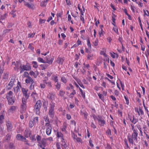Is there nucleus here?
Instances as JSON below:
<instances>
[{"label":"nucleus","instance_id":"4c0bfd02","mask_svg":"<svg viewBox=\"0 0 149 149\" xmlns=\"http://www.w3.org/2000/svg\"><path fill=\"white\" fill-rule=\"evenodd\" d=\"M55 106V103L53 102H51L50 104V106L49 109L54 110V108Z\"/></svg>","mask_w":149,"mask_h":149},{"label":"nucleus","instance_id":"39448f33","mask_svg":"<svg viewBox=\"0 0 149 149\" xmlns=\"http://www.w3.org/2000/svg\"><path fill=\"white\" fill-rule=\"evenodd\" d=\"M42 106V103L40 100L37 101L34 106V111L37 115H39L40 113V109Z\"/></svg>","mask_w":149,"mask_h":149},{"label":"nucleus","instance_id":"58836bf2","mask_svg":"<svg viewBox=\"0 0 149 149\" xmlns=\"http://www.w3.org/2000/svg\"><path fill=\"white\" fill-rule=\"evenodd\" d=\"M79 89L81 93V94L82 97L84 99H85L86 97L85 92H84L82 90V89L80 88H79Z\"/></svg>","mask_w":149,"mask_h":149},{"label":"nucleus","instance_id":"b1692460","mask_svg":"<svg viewBox=\"0 0 149 149\" xmlns=\"http://www.w3.org/2000/svg\"><path fill=\"white\" fill-rule=\"evenodd\" d=\"M9 73L8 72H4L2 77V79L5 81L8 80L9 78Z\"/></svg>","mask_w":149,"mask_h":149},{"label":"nucleus","instance_id":"09e8293b","mask_svg":"<svg viewBox=\"0 0 149 149\" xmlns=\"http://www.w3.org/2000/svg\"><path fill=\"white\" fill-rule=\"evenodd\" d=\"M65 94V91L63 90H61L59 93V96L62 97H63Z\"/></svg>","mask_w":149,"mask_h":149},{"label":"nucleus","instance_id":"052dcab7","mask_svg":"<svg viewBox=\"0 0 149 149\" xmlns=\"http://www.w3.org/2000/svg\"><path fill=\"white\" fill-rule=\"evenodd\" d=\"M112 22H115L116 20V15L113 13H112Z\"/></svg>","mask_w":149,"mask_h":149},{"label":"nucleus","instance_id":"6ab92c4d","mask_svg":"<svg viewBox=\"0 0 149 149\" xmlns=\"http://www.w3.org/2000/svg\"><path fill=\"white\" fill-rule=\"evenodd\" d=\"M143 133L145 134L146 135V140H147L148 141H149V135H148V134L147 133V128L146 127V126L144 125L143 126Z\"/></svg>","mask_w":149,"mask_h":149},{"label":"nucleus","instance_id":"cd10ccee","mask_svg":"<svg viewBox=\"0 0 149 149\" xmlns=\"http://www.w3.org/2000/svg\"><path fill=\"white\" fill-rule=\"evenodd\" d=\"M25 82L27 84L31 83L33 84L34 81L32 78L30 77H27L25 80Z\"/></svg>","mask_w":149,"mask_h":149},{"label":"nucleus","instance_id":"aec40b11","mask_svg":"<svg viewBox=\"0 0 149 149\" xmlns=\"http://www.w3.org/2000/svg\"><path fill=\"white\" fill-rule=\"evenodd\" d=\"M43 82L47 85V86L48 88H50L52 87V83L50 81H48V79L47 80H43Z\"/></svg>","mask_w":149,"mask_h":149},{"label":"nucleus","instance_id":"f704fd0d","mask_svg":"<svg viewBox=\"0 0 149 149\" xmlns=\"http://www.w3.org/2000/svg\"><path fill=\"white\" fill-rule=\"evenodd\" d=\"M15 94H17V93L20 91V89L19 86H17L16 87L13 88Z\"/></svg>","mask_w":149,"mask_h":149},{"label":"nucleus","instance_id":"1a4fd4ad","mask_svg":"<svg viewBox=\"0 0 149 149\" xmlns=\"http://www.w3.org/2000/svg\"><path fill=\"white\" fill-rule=\"evenodd\" d=\"M6 125L8 131L9 132L11 131L13 128V125L12 122L9 120L6 121Z\"/></svg>","mask_w":149,"mask_h":149},{"label":"nucleus","instance_id":"338daca9","mask_svg":"<svg viewBox=\"0 0 149 149\" xmlns=\"http://www.w3.org/2000/svg\"><path fill=\"white\" fill-rule=\"evenodd\" d=\"M15 109L16 107L15 106H12L10 107V109H9V111H10L13 112L15 110Z\"/></svg>","mask_w":149,"mask_h":149},{"label":"nucleus","instance_id":"6e6d98bb","mask_svg":"<svg viewBox=\"0 0 149 149\" xmlns=\"http://www.w3.org/2000/svg\"><path fill=\"white\" fill-rule=\"evenodd\" d=\"M11 29H8L4 30L3 32V35H5L6 33H8L10 31Z\"/></svg>","mask_w":149,"mask_h":149},{"label":"nucleus","instance_id":"5fc2aeb1","mask_svg":"<svg viewBox=\"0 0 149 149\" xmlns=\"http://www.w3.org/2000/svg\"><path fill=\"white\" fill-rule=\"evenodd\" d=\"M113 30L116 33V34H117L118 35L119 34L118 27L117 26H114V27L113 28Z\"/></svg>","mask_w":149,"mask_h":149},{"label":"nucleus","instance_id":"9b49d317","mask_svg":"<svg viewBox=\"0 0 149 149\" xmlns=\"http://www.w3.org/2000/svg\"><path fill=\"white\" fill-rule=\"evenodd\" d=\"M135 111L138 113V115L139 116H143L144 113V111L142 108L141 107H139V108L136 107L135 109Z\"/></svg>","mask_w":149,"mask_h":149},{"label":"nucleus","instance_id":"a18cd8bd","mask_svg":"<svg viewBox=\"0 0 149 149\" xmlns=\"http://www.w3.org/2000/svg\"><path fill=\"white\" fill-rule=\"evenodd\" d=\"M68 20L69 22H70L72 24H73L74 23L73 20L72 19V18L71 15L70 14H68Z\"/></svg>","mask_w":149,"mask_h":149},{"label":"nucleus","instance_id":"a19ab883","mask_svg":"<svg viewBox=\"0 0 149 149\" xmlns=\"http://www.w3.org/2000/svg\"><path fill=\"white\" fill-rule=\"evenodd\" d=\"M94 56V54H89L87 55V59L88 60H92Z\"/></svg>","mask_w":149,"mask_h":149},{"label":"nucleus","instance_id":"37998d69","mask_svg":"<svg viewBox=\"0 0 149 149\" xmlns=\"http://www.w3.org/2000/svg\"><path fill=\"white\" fill-rule=\"evenodd\" d=\"M103 60L105 62H107L108 63H109V56L107 55L106 56H104Z\"/></svg>","mask_w":149,"mask_h":149},{"label":"nucleus","instance_id":"72a5a7b5","mask_svg":"<svg viewBox=\"0 0 149 149\" xmlns=\"http://www.w3.org/2000/svg\"><path fill=\"white\" fill-rule=\"evenodd\" d=\"M31 64L33 66V67L35 68H37L38 66V65L36 61H33L31 62Z\"/></svg>","mask_w":149,"mask_h":149},{"label":"nucleus","instance_id":"f257e3e1","mask_svg":"<svg viewBox=\"0 0 149 149\" xmlns=\"http://www.w3.org/2000/svg\"><path fill=\"white\" fill-rule=\"evenodd\" d=\"M131 125L132 132L131 135L128 134L127 138L129 143L133 145L134 142L138 143V131L134 125L131 124Z\"/></svg>","mask_w":149,"mask_h":149},{"label":"nucleus","instance_id":"0eeeda50","mask_svg":"<svg viewBox=\"0 0 149 149\" xmlns=\"http://www.w3.org/2000/svg\"><path fill=\"white\" fill-rule=\"evenodd\" d=\"M45 126L46 127V132L47 135H49L51 133L52 127L50 123H45Z\"/></svg>","mask_w":149,"mask_h":149},{"label":"nucleus","instance_id":"393cba45","mask_svg":"<svg viewBox=\"0 0 149 149\" xmlns=\"http://www.w3.org/2000/svg\"><path fill=\"white\" fill-rule=\"evenodd\" d=\"M29 74L31 76H32L33 75L35 78H36L37 77V76L39 74V73L37 70L35 72L32 70H31L29 72Z\"/></svg>","mask_w":149,"mask_h":149},{"label":"nucleus","instance_id":"412c9836","mask_svg":"<svg viewBox=\"0 0 149 149\" xmlns=\"http://www.w3.org/2000/svg\"><path fill=\"white\" fill-rule=\"evenodd\" d=\"M31 96L33 101H36L38 97V94L35 92L32 93Z\"/></svg>","mask_w":149,"mask_h":149},{"label":"nucleus","instance_id":"680f3d73","mask_svg":"<svg viewBox=\"0 0 149 149\" xmlns=\"http://www.w3.org/2000/svg\"><path fill=\"white\" fill-rule=\"evenodd\" d=\"M148 49H146V56L147 58H148V56H149V46L148 45Z\"/></svg>","mask_w":149,"mask_h":149},{"label":"nucleus","instance_id":"ea45409f","mask_svg":"<svg viewBox=\"0 0 149 149\" xmlns=\"http://www.w3.org/2000/svg\"><path fill=\"white\" fill-rule=\"evenodd\" d=\"M97 94L99 98L101 99L102 101L104 102V95L100 93H97Z\"/></svg>","mask_w":149,"mask_h":149},{"label":"nucleus","instance_id":"2eb2a0df","mask_svg":"<svg viewBox=\"0 0 149 149\" xmlns=\"http://www.w3.org/2000/svg\"><path fill=\"white\" fill-rule=\"evenodd\" d=\"M24 5L28 8L31 9L32 10H34L35 8V6L33 4L29 3L27 2H24Z\"/></svg>","mask_w":149,"mask_h":149},{"label":"nucleus","instance_id":"c9c22d12","mask_svg":"<svg viewBox=\"0 0 149 149\" xmlns=\"http://www.w3.org/2000/svg\"><path fill=\"white\" fill-rule=\"evenodd\" d=\"M58 77L57 75H53L52 76V79L54 80L55 82L56 83L58 82Z\"/></svg>","mask_w":149,"mask_h":149},{"label":"nucleus","instance_id":"49530a36","mask_svg":"<svg viewBox=\"0 0 149 149\" xmlns=\"http://www.w3.org/2000/svg\"><path fill=\"white\" fill-rule=\"evenodd\" d=\"M61 80L64 84H66L68 81L67 79L64 76H63L61 77Z\"/></svg>","mask_w":149,"mask_h":149},{"label":"nucleus","instance_id":"bb28decb","mask_svg":"<svg viewBox=\"0 0 149 149\" xmlns=\"http://www.w3.org/2000/svg\"><path fill=\"white\" fill-rule=\"evenodd\" d=\"M54 109H49L48 114L50 118L53 119L54 117Z\"/></svg>","mask_w":149,"mask_h":149},{"label":"nucleus","instance_id":"423d86ee","mask_svg":"<svg viewBox=\"0 0 149 149\" xmlns=\"http://www.w3.org/2000/svg\"><path fill=\"white\" fill-rule=\"evenodd\" d=\"M16 138L17 140L24 142L25 144L29 146H33V145L28 143V141L25 138L20 134H17L16 136Z\"/></svg>","mask_w":149,"mask_h":149},{"label":"nucleus","instance_id":"bf43d9fd","mask_svg":"<svg viewBox=\"0 0 149 149\" xmlns=\"http://www.w3.org/2000/svg\"><path fill=\"white\" fill-rule=\"evenodd\" d=\"M104 31L102 29H101V30L99 31V34L100 37H101L103 36Z\"/></svg>","mask_w":149,"mask_h":149},{"label":"nucleus","instance_id":"0e129e2a","mask_svg":"<svg viewBox=\"0 0 149 149\" xmlns=\"http://www.w3.org/2000/svg\"><path fill=\"white\" fill-rule=\"evenodd\" d=\"M33 44H30L28 46V48L30 49L32 51H33L34 49V47L32 46Z\"/></svg>","mask_w":149,"mask_h":149},{"label":"nucleus","instance_id":"2f4dec72","mask_svg":"<svg viewBox=\"0 0 149 149\" xmlns=\"http://www.w3.org/2000/svg\"><path fill=\"white\" fill-rule=\"evenodd\" d=\"M31 135V132L28 130H26L24 132V135L26 137L28 138Z\"/></svg>","mask_w":149,"mask_h":149},{"label":"nucleus","instance_id":"e2e57ef3","mask_svg":"<svg viewBox=\"0 0 149 149\" xmlns=\"http://www.w3.org/2000/svg\"><path fill=\"white\" fill-rule=\"evenodd\" d=\"M56 88L57 90H59L60 89L61 87L60 83L58 82H57V83L56 85Z\"/></svg>","mask_w":149,"mask_h":149},{"label":"nucleus","instance_id":"9d476101","mask_svg":"<svg viewBox=\"0 0 149 149\" xmlns=\"http://www.w3.org/2000/svg\"><path fill=\"white\" fill-rule=\"evenodd\" d=\"M56 136L58 139H60L61 140V142H64L65 139H64V135L61 132L57 131Z\"/></svg>","mask_w":149,"mask_h":149},{"label":"nucleus","instance_id":"8fccbe9b","mask_svg":"<svg viewBox=\"0 0 149 149\" xmlns=\"http://www.w3.org/2000/svg\"><path fill=\"white\" fill-rule=\"evenodd\" d=\"M103 51H101L100 52V54L101 55H103L104 56L107 55L106 53V49L105 48L102 49Z\"/></svg>","mask_w":149,"mask_h":149},{"label":"nucleus","instance_id":"a211bd4d","mask_svg":"<svg viewBox=\"0 0 149 149\" xmlns=\"http://www.w3.org/2000/svg\"><path fill=\"white\" fill-rule=\"evenodd\" d=\"M46 60V63H47L49 64H52L54 60V58H50L49 56H47L45 57Z\"/></svg>","mask_w":149,"mask_h":149},{"label":"nucleus","instance_id":"473e14b6","mask_svg":"<svg viewBox=\"0 0 149 149\" xmlns=\"http://www.w3.org/2000/svg\"><path fill=\"white\" fill-rule=\"evenodd\" d=\"M42 70H45L49 66L47 64H41L40 65Z\"/></svg>","mask_w":149,"mask_h":149},{"label":"nucleus","instance_id":"7c9ffc66","mask_svg":"<svg viewBox=\"0 0 149 149\" xmlns=\"http://www.w3.org/2000/svg\"><path fill=\"white\" fill-rule=\"evenodd\" d=\"M27 99L25 98H23L22 99V102L23 104L22 105V108L24 109H26V100Z\"/></svg>","mask_w":149,"mask_h":149},{"label":"nucleus","instance_id":"f8f14e48","mask_svg":"<svg viewBox=\"0 0 149 149\" xmlns=\"http://www.w3.org/2000/svg\"><path fill=\"white\" fill-rule=\"evenodd\" d=\"M38 143V146L41 148L45 147L46 144V139L44 138H43Z\"/></svg>","mask_w":149,"mask_h":149},{"label":"nucleus","instance_id":"f3484780","mask_svg":"<svg viewBox=\"0 0 149 149\" xmlns=\"http://www.w3.org/2000/svg\"><path fill=\"white\" fill-rule=\"evenodd\" d=\"M80 114L81 116H83L85 119H87L88 116V113L86 110H80Z\"/></svg>","mask_w":149,"mask_h":149},{"label":"nucleus","instance_id":"6e6552de","mask_svg":"<svg viewBox=\"0 0 149 149\" xmlns=\"http://www.w3.org/2000/svg\"><path fill=\"white\" fill-rule=\"evenodd\" d=\"M38 117H33V119L31 120L29 122V126L32 128L34 125V124L37 123L38 122Z\"/></svg>","mask_w":149,"mask_h":149},{"label":"nucleus","instance_id":"a878e982","mask_svg":"<svg viewBox=\"0 0 149 149\" xmlns=\"http://www.w3.org/2000/svg\"><path fill=\"white\" fill-rule=\"evenodd\" d=\"M64 59L63 58L58 57L56 60L57 62L60 65H63Z\"/></svg>","mask_w":149,"mask_h":149},{"label":"nucleus","instance_id":"e433bc0d","mask_svg":"<svg viewBox=\"0 0 149 149\" xmlns=\"http://www.w3.org/2000/svg\"><path fill=\"white\" fill-rule=\"evenodd\" d=\"M37 60L39 63H46V61L41 57H38Z\"/></svg>","mask_w":149,"mask_h":149},{"label":"nucleus","instance_id":"864d4df0","mask_svg":"<svg viewBox=\"0 0 149 149\" xmlns=\"http://www.w3.org/2000/svg\"><path fill=\"white\" fill-rule=\"evenodd\" d=\"M62 142V148H64L65 149L67 148L68 146L67 144L65 143V141H64V142Z\"/></svg>","mask_w":149,"mask_h":149},{"label":"nucleus","instance_id":"5701e85b","mask_svg":"<svg viewBox=\"0 0 149 149\" xmlns=\"http://www.w3.org/2000/svg\"><path fill=\"white\" fill-rule=\"evenodd\" d=\"M6 98L8 100L9 104H13L15 102V100L12 97L6 96Z\"/></svg>","mask_w":149,"mask_h":149},{"label":"nucleus","instance_id":"774afa93","mask_svg":"<svg viewBox=\"0 0 149 149\" xmlns=\"http://www.w3.org/2000/svg\"><path fill=\"white\" fill-rule=\"evenodd\" d=\"M47 4V3L45 1H42L40 3V6L42 7H45Z\"/></svg>","mask_w":149,"mask_h":149},{"label":"nucleus","instance_id":"c756f323","mask_svg":"<svg viewBox=\"0 0 149 149\" xmlns=\"http://www.w3.org/2000/svg\"><path fill=\"white\" fill-rule=\"evenodd\" d=\"M76 92L75 90L73 89L72 90V91L71 93L70 94L69 97L70 98L73 99V98L74 95L76 94Z\"/></svg>","mask_w":149,"mask_h":149},{"label":"nucleus","instance_id":"20e7f679","mask_svg":"<svg viewBox=\"0 0 149 149\" xmlns=\"http://www.w3.org/2000/svg\"><path fill=\"white\" fill-rule=\"evenodd\" d=\"M20 73H22L24 71H29L31 69L30 64L27 62L26 65H21L20 66Z\"/></svg>","mask_w":149,"mask_h":149},{"label":"nucleus","instance_id":"4be33fe9","mask_svg":"<svg viewBox=\"0 0 149 149\" xmlns=\"http://www.w3.org/2000/svg\"><path fill=\"white\" fill-rule=\"evenodd\" d=\"M129 119L131 122L133 123L134 125L138 121V119L135 118L134 116L132 117H129Z\"/></svg>","mask_w":149,"mask_h":149},{"label":"nucleus","instance_id":"f03ea898","mask_svg":"<svg viewBox=\"0 0 149 149\" xmlns=\"http://www.w3.org/2000/svg\"><path fill=\"white\" fill-rule=\"evenodd\" d=\"M131 125L132 132L131 135L128 134L127 138L129 143L133 145L134 142L138 143V131L134 125L131 124Z\"/></svg>","mask_w":149,"mask_h":149},{"label":"nucleus","instance_id":"79ce46f5","mask_svg":"<svg viewBox=\"0 0 149 149\" xmlns=\"http://www.w3.org/2000/svg\"><path fill=\"white\" fill-rule=\"evenodd\" d=\"M8 13H5L4 15H1L0 17V19L2 20H3L5 19L7 16Z\"/></svg>","mask_w":149,"mask_h":149},{"label":"nucleus","instance_id":"de8ad7c7","mask_svg":"<svg viewBox=\"0 0 149 149\" xmlns=\"http://www.w3.org/2000/svg\"><path fill=\"white\" fill-rule=\"evenodd\" d=\"M15 13L16 10H13L11 11L10 13V14L12 15V17L14 18L16 16V13Z\"/></svg>","mask_w":149,"mask_h":149},{"label":"nucleus","instance_id":"13d9d810","mask_svg":"<svg viewBox=\"0 0 149 149\" xmlns=\"http://www.w3.org/2000/svg\"><path fill=\"white\" fill-rule=\"evenodd\" d=\"M84 68H86L88 70H90V65L88 64H85V63H84Z\"/></svg>","mask_w":149,"mask_h":149},{"label":"nucleus","instance_id":"dca6fc26","mask_svg":"<svg viewBox=\"0 0 149 149\" xmlns=\"http://www.w3.org/2000/svg\"><path fill=\"white\" fill-rule=\"evenodd\" d=\"M98 121L99 125L100 126H104L105 124V120L101 117H99V118L97 119Z\"/></svg>","mask_w":149,"mask_h":149},{"label":"nucleus","instance_id":"c85d7f7f","mask_svg":"<svg viewBox=\"0 0 149 149\" xmlns=\"http://www.w3.org/2000/svg\"><path fill=\"white\" fill-rule=\"evenodd\" d=\"M67 124L65 123H64L63 124L62 127L61 129V131L63 132H64L65 133H67V131L66 130V128L67 127Z\"/></svg>","mask_w":149,"mask_h":149},{"label":"nucleus","instance_id":"3c124183","mask_svg":"<svg viewBox=\"0 0 149 149\" xmlns=\"http://www.w3.org/2000/svg\"><path fill=\"white\" fill-rule=\"evenodd\" d=\"M87 45L88 46V48H89V49H90L91 48V46L89 39H87Z\"/></svg>","mask_w":149,"mask_h":149},{"label":"nucleus","instance_id":"c03bdc74","mask_svg":"<svg viewBox=\"0 0 149 149\" xmlns=\"http://www.w3.org/2000/svg\"><path fill=\"white\" fill-rule=\"evenodd\" d=\"M44 119L46 123H50V121L49 120V118L47 116H46L44 117Z\"/></svg>","mask_w":149,"mask_h":149},{"label":"nucleus","instance_id":"69168bd1","mask_svg":"<svg viewBox=\"0 0 149 149\" xmlns=\"http://www.w3.org/2000/svg\"><path fill=\"white\" fill-rule=\"evenodd\" d=\"M35 34L36 33L34 32L31 34L29 33L28 35V37L29 38L33 37H34Z\"/></svg>","mask_w":149,"mask_h":149},{"label":"nucleus","instance_id":"7ed1b4c3","mask_svg":"<svg viewBox=\"0 0 149 149\" xmlns=\"http://www.w3.org/2000/svg\"><path fill=\"white\" fill-rule=\"evenodd\" d=\"M15 79L16 77L15 75L12 76L10 82L6 86V90H9L12 89L15 85V83L16 82Z\"/></svg>","mask_w":149,"mask_h":149},{"label":"nucleus","instance_id":"4d7b16f0","mask_svg":"<svg viewBox=\"0 0 149 149\" xmlns=\"http://www.w3.org/2000/svg\"><path fill=\"white\" fill-rule=\"evenodd\" d=\"M111 55L112 57L113 58H118V55L117 54H116L114 53H111Z\"/></svg>","mask_w":149,"mask_h":149},{"label":"nucleus","instance_id":"603ef678","mask_svg":"<svg viewBox=\"0 0 149 149\" xmlns=\"http://www.w3.org/2000/svg\"><path fill=\"white\" fill-rule=\"evenodd\" d=\"M4 119V116L3 115L0 116V124H2L3 122V120Z\"/></svg>","mask_w":149,"mask_h":149},{"label":"nucleus","instance_id":"ddd939ff","mask_svg":"<svg viewBox=\"0 0 149 149\" xmlns=\"http://www.w3.org/2000/svg\"><path fill=\"white\" fill-rule=\"evenodd\" d=\"M47 97L51 102H53L55 99V95L52 93H49Z\"/></svg>","mask_w":149,"mask_h":149},{"label":"nucleus","instance_id":"4468645a","mask_svg":"<svg viewBox=\"0 0 149 149\" xmlns=\"http://www.w3.org/2000/svg\"><path fill=\"white\" fill-rule=\"evenodd\" d=\"M22 90L23 95L25 97V98L27 99H28L29 95L28 94V89L26 88H22Z\"/></svg>","mask_w":149,"mask_h":149}]
</instances>
